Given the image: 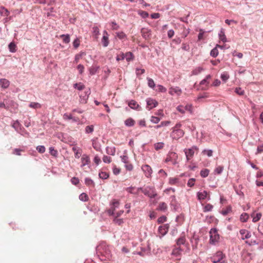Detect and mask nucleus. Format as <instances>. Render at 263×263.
I'll use <instances>...</instances> for the list:
<instances>
[{"mask_svg": "<svg viewBox=\"0 0 263 263\" xmlns=\"http://www.w3.org/2000/svg\"><path fill=\"white\" fill-rule=\"evenodd\" d=\"M202 154L203 155H207L209 157H211L213 155V151L211 149H204L202 152Z\"/></svg>", "mask_w": 263, "mask_h": 263, "instance_id": "6e6d98bb", "label": "nucleus"}, {"mask_svg": "<svg viewBox=\"0 0 263 263\" xmlns=\"http://www.w3.org/2000/svg\"><path fill=\"white\" fill-rule=\"evenodd\" d=\"M49 153L52 156L54 157H57L58 155V151L55 150L52 147H50L49 148Z\"/></svg>", "mask_w": 263, "mask_h": 263, "instance_id": "3c124183", "label": "nucleus"}, {"mask_svg": "<svg viewBox=\"0 0 263 263\" xmlns=\"http://www.w3.org/2000/svg\"><path fill=\"white\" fill-rule=\"evenodd\" d=\"M197 198L199 200H204L208 198V200L210 199L209 193L206 191H200L197 193Z\"/></svg>", "mask_w": 263, "mask_h": 263, "instance_id": "6e6552de", "label": "nucleus"}, {"mask_svg": "<svg viewBox=\"0 0 263 263\" xmlns=\"http://www.w3.org/2000/svg\"><path fill=\"white\" fill-rule=\"evenodd\" d=\"M223 170V167L222 166H218L215 169L214 172L216 174L219 175L222 172Z\"/></svg>", "mask_w": 263, "mask_h": 263, "instance_id": "49530a36", "label": "nucleus"}, {"mask_svg": "<svg viewBox=\"0 0 263 263\" xmlns=\"http://www.w3.org/2000/svg\"><path fill=\"white\" fill-rule=\"evenodd\" d=\"M117 36L120 39H124L126 37V34L123 32H117Z\"/></svg>", "mask_w": 263, "mask_h": 263, "instance_id": "5fc2aeb1", "label": "nucleus"}, {"mask_svg": "<svg viewBox=\"0 0 263 263\" xmlns=\"http://www.w3.org/2000/svg\"><path fill=\"white\" fill-rule=\"evenodd\" d=\"M169 93L171 95L176 94L180 96L182 93V90L179 87H171L169 90Z\"/></svg>", "mask_w": 263, "mask_h": 263, "instance_id": "2eb2a0df", "label": "nucleus"}, {"mask_svg": "<svg viewBox=\"0 0 263 263\" xmlns=\"http://www.w3.org/2000/svg\"><path fill=\"white\" fill-rule=\"evenodd\" d=\"M218 50L217 48L215 47L211 51L210 55L214 58H216L218 55Z\"/></svg>", "mask_w": 263, "mask_h": 263, "instance_id": "58836bf2", "label": "nucleus"}, {"mask_svg": "<svg viewBox=\"0 0 263 263\" xmlns=\"http://www.w3.org/2000/svg\"><path fill=\"white\" fill-rule=\"evenodd\" d=\"M141 34L145 40H149L151 36V30L146 28H143L141 30Z\"/></svg>", "mask_w": 263, "mask_h": 263, "instance_id": "9b49d317", "label": "nucleus"}, {"mask_svg": "<svg viewBox=\"0 0 263 263\" xmlns=\"http://www.w3.org/2000/svg\"><path fill=\"white\" fill-rule=\"evenodd\" d=\"M186 241L185 238L184 236H181L179 237L177 240L176 242L177 247H181L180 246L181 245H185Z\"/></svg>", "mask_w": 263, "mask_h": 263, "instance_id": "412c9836", "label": "nucleus"}, {"mask_svg": "<svg viewBox=\"0 0 263 263\" xmlns=\"http://www.w3.org/2000/svg\"><path fill=\"white\" fill-rule=\"evenodd\" d=\"M242 239L250 238L251 234L250 232L245 229H241L239 231Z\"/></svg>", "mask_w": 263, "mask_h": 263, "instance_id": "f3484780", "label": "nucleus"}, {"mask_svg": "<svg viewBox=\"0 0 263 263\" xmlns=\"http://www.w3.org/2000/svg\"><path fill=\"white\" fill-rule=\"evenodd\" d=\"M251 217L253 219V222H256L261 219L262 217V214L261 213H256L255 212H254L251 214Z\"/></svg>", "mask_w": 263, "mask_h": 263, "instance_id": "a211bd4d", "label": "nucleus"}, {"mask_svg": "<svg viewBox=\"0 0 263 263\" xmlns=\"http://www.w3.org/2000/svg\"><path fill=\"white\" fill-rule=\"evenodd\" d=\"M235 92L240 96H242L245 93L244 90H242L240 87L236 88Z\"/></svg>", "mask_w": 263, "mask_h": 263, "instance_id": "13d9d810", "label": "nucleus"}, {"mask_svg": "<svg viewBox=\"0 0 263 263\" xmlns=\"http://www.w3.org/2000/svg\"><path fill=\"white\" fill-rule=\"evenodd\" d=\"M224 255L221 251H218L211 258L213 263H223Z\"/></svg>", "mask_w": 263, "mask_h": 263, "instance_id": "39448f33", "label": "nucleus"}, {"mask_svg": "<svg viewBox=\"0 0 263 263\" xmlns=\"http://www.w3.org/2000/svg\"><path fill=\"white\" fill-rule=\"evenodd\" d=\"M199 150L198 147L196 146H193L190 148H185L184 150V153L185 154V156L187 160H190L193 157L195 152H198Z\"/></svg>", "mask_w": 263, "mask_h": 263, "instance_id": "7ed1b4c3", "label": "nucleus"}, {"mask_svg": "<svg viewBox=\"0 0 263 263\" xmlns=\"http://www.w3.org/2000/svg\"><path fill=\"white\" fill-rule=\"evenodd\" d=\"M125 190L130 193V194H137L138 193L139 191L140 190H137V189H136L134 187H127Z\"/></svg>", "mask_w": 263, "mask_h": 263, "instance_id": "bb28decb", "label": "nucleus"}, {"mask_svg": "<svg viewBox=\"0 0 263 263\" xmlns=\"http://www.w3.org/2000/svg\"><path fill=\"white\" fill-rule=\"evenodd\" d=\"M99 177L102 179H106L109 176L108 173L105 172H102V171H101V172L99 173Z\"/></svg>", "mask_w": 263, "mask_h": 263, "instance_id": "72a5a7b5", "label": "nucleus"}, {"mask_svg": "<svg viewBox=\"0 0 263 263\" xmlns=\"http://www.w3.org/2000/svg\"><path fill=\"white\" fill-rule=\"evenodd\" d=\"M160 121V118L155 116H152L151 121L153 123H158Z\"/></svg>", "mask_w": 263, "mask_h": 263, "instance_id": "864d4df0", "label": "nucleus"}, {"mask_svg": "<svg viewBox=\"0 0 263 263\" xmlns=\"http://www.w3.org/2000/svg\"><path fill=\"white\" fill-rule=\"evenodd\" d=\"M102 159L104 163H110L111 162V158L108 156L104 155Z\"/></svg>", "mask_w": 263, "mask_h": 263, "instance_id": "09e8293b", "label": "nucleus"}, {"mask_svg": "<svg viewBox=\"0 0 263 263\" xmlns=\"http://www.w3.org/2000/svg\"><path fill=\"white\" fill-rule=\"evenodd\" d=\"M249 217V216L247 213H243L240 215V220L242 222H246L248 220Z\"/></svg>", "mask_w": 263, "mask_h": 263, "instance_id": "c756f323", "label": "nucleus"}, {"mask_svg": "<svg viewBox=\"0 0 263 263\" xmlns=\"http://www.w3.org/2000/svg\"><path fill=\"white\" fill-rule=\"evenodd\" d=\"M79 199L82 201H87L88 200L89 197L86 193H83L79 196Z\"/></svg>", "mask_w": 263, "mask_h": 263, "instance_id": "473e14b6", "label": "nucleus"}, {"mask_svg": "<svg viewBox=\"0 0 263 263\" xmlns=\"http://www.w3.org/2000/svg\"><path fill=\"white\" fill-rule=\"evenodd\" d=\"M114 221L116 224L119 226L121 225L123 223V220L122 219H119L117 217L115 218Z\"/></svg>", "mask_w": 263, "mask_h": 263, "instance_id": "e2e57ef3", "label": "nucleus"}, {"mask_svg": "<svg viewBox=\"0 0 263 263\" xmlns=\"http://www.w3.org/2000/svg\"><path fill=\"white\" fill-rule=\"evenodd\" d=\"M29 107L34 109L40 108L41 107V105L37 102H31L29 104Z\"/></svg>", "mask_w": 263, "mask_h": 263, "instance_id": "a19ab883", "label": "nucleus"}, {"mask_svg": "<svg viewBox=\"0 0 263 263\" xmlns=\"http://www.w3.org/2000/svg\"><path fill=\"white\" fill-rule=\"evenodd\" d=\"M146 102L147 107L148 108V109H151L156 107L158 105V102L155 100L151 98L148 99Z\"/></svg>", "mask_w": 263, "mask_h": 263, "instance_id": "4468645a", "label": "nucleus"}, {"mask_svg": "<svg viewBox=\"0 0 263 263\" xmlns=\"http://www.w3.org/2000/svg\"><path fill=\"white\" fill-rule=\"evenodd\" d=\"M10 85L9 81L6 79H0V86L3 88H7Z\"/></svg>", "mask_w": 263, "mask_h": 263, "instance_id": "6ab92c4d", "label": "nucleus"}, {"mask_svg": "<svg viewBox=\"0 0 263 263\" xmlns=\"http://www.w3.org/2000/svg\"><path fill=\"white\" fill-rule=\"evenodd\" d=\"M93 35L96 36V38H98L99 35L100 34V31L99 28L97 26H95L93 27Z\"/></svg>", "mask_w": 263, "mask_h": 263, "instance_id": "c03bdc74", "label": "nucleus"}, {"mask_svg": "<svg viewBox=\"0 0 263 263\" xmlns=\"http://www.w3.org/2000/svg\"><path fill=\"white\" fill-rule=\"evenodd\" d=\"M182 251H183V249L181 248V247H177L173 250L172 254V255L177 257V260H180V257L181 256V255L182 254Z\"/></svg>", "mask_w": 263, "mask_h": 263, "instance_id": "9d476101", "label": "nucleus"}, {"mask_svg": "<svg viewBox=\"0 0 263 263\" xmlns=\"http://www.w3.org/2000/svg\"><path fill=\"white\" fill-rule=\"evenodd\" d=\"M179 182V180L177 178H170L169 179V184L171 185L177 184Z\"/></svg>", "mask_w": 263, "mask_h": 263, "instance_id": "79ce46f5", "label": "nucleus"}, {"mask_svg": "<svg viewBox=\"0 0 263 263\" xmlns=\"http://www.w3.org/2000/svg\"><path fill=\"white\" fill-rule=\"evenodd\" d=\"M136 74L137 76H139L145 72V70L144 69L141 68H136Z\"/></svg>", "mask_w": 263, "mask_h": 263, "instance_id": "774afa93", "label": "nucleus"}, {"mask_svg": "<svg viewBox=\"0 0 263 263\" xmlns=\"http://www.w3.org/2000/svg\"><path fill=\"white\" fill-rule=\"evenodd\" d=\"M185 108V111L187 110L189 111L191 114H193V106L191 104H187L185 106H184Z\"/></svg>", "mask_w": 263, "mask_h": 263, "instance_id": "8fccbe9b", "label": "nucleus"}, {"mask_svg": "<svg viewBox=\"0 0 263 263\" xmlns=\"http://www.w3.org/2000/svg\"><path fill=\"white\" fill-rule=\"evenodd\" d=\"M112 205L113 206L112 210V214H115V209L117 208L119 205V202L116 199H114L112 201Z\"/></svg>", "mask_w": 263, "mask_h": 263, "instance_id": "cd10ccee", "label": "nucleus"}, {"mask_svg": "<svg viewBox=\"0 0 263 263\" xmlns=\"http://www.w3.org/2000/svg\"><path fill=\"white\" fill-rule=\"evenodd\" d=\"M177 110L180 112V113L182 114H184L185 112V108L182 105H179L178 106H177V107L176 108Z\"/></svg>", "mask_w": 263, "mask_h": 263, "instance_id": "680f3d73", "label": "nucleus"}, {"mask_svg": "<svg viewBox=\"0 0 263 263\" xmlns=\"http://www.w3.org/2000/svg\"><path fill=\"white\" fill-rule=\"evenodd\" d=\"M211 77L210 74L206 76L205 79L202 80L199 84L200 88L201 90H207L209 88V84H210V79H211Z\"/></svg>", "mask_w": 263, "mask_h": 263, "instance_id": "423d86ee", "label": "nucleus"}, {"mask_svg": "<svg viewBox=\"0 0 263 263\" xmlns=\"http://www.w3.org/2000/svg\"><path fill=\"white\" fill-rule=\"evenodd\" d=\"M81 167H83L86 165H89L90 163V160L89 157L86 155L84 154L81 158Z\"/></svg>", "mask_w": 263, "mask_h": 263, "instance_id": "ddd939ff", "label": "nucleus"}, {"mask_svg": "<svg viewBox=\"0 0 263 263\" xmlns=\"http://www.w3.org/2000/svg\"><path fill=\"white\" fill-rule=\"evenodd\" d=\"M124 58L128 62H129L133 60L134 55L132 52H128L124 54Z\"/></svg>", "mask_w": 263, "mask_h": 263, "instance_id": "7c9ffc66", "label": "nucleus"}, {"mask_svg": "<svg viewBox=\"0 0 263 263\" xmlns=\"http://www.w3.org/2000/svg\"><path fill=\"white\" fill-rule=\"evenodd\" d=\"M209 173H210L209 170H208L207 168H205V169L202 170L200 171V174L201 177L204 178V177H206L209 175Z\"/></svg>", "mask_w": 263, "mask_h": 263, "instance_id": "f704fd0d", "label": "nucleus"}, {"mask_svg": "<svg viewBox=\"0 0 263 263\" xmlns=\"http://www.w3.org/2000/svg\"><path fill=\"white\" fill-rule=\"evenodd\" d=\"M106 151L107 154L111 156H114L116 154V148L115 147L107 146Z\"/></svg>", "mask_w": 263, "mask_h": 263, "instance_id": "4be33fe9", "label": "nucleus"}, {"mask_svg": "<svg viewBox=\"0 0 263 263\" xmlns=\"http://www.w3.org/2000/svg\"><path fill=\"white\" fill-rule=\"evenodd\" d=\"M184 135V132L183 130H173L171 134V136L173 139H178L182 137Z\"/></svg>", "mask_w": 263, "mask_h": 263, "instance_id": "0eeeda50", "label": "nucleus"}, {"mask_svg": "<svg viewBox=\"0 0 263 263\" xmlns=\"http://www.w3.org/2000/svg\"><path fill=\"white\" fill-rule=\"evenodd\" d=\"M128 106L132 109H140V107L138 103L135 100H131L128 103Z\"/></svg>", "mask_w": 263, "mask_h": 263, "instance_id": "aec40b11", "label": "nucleus"}, {"mask_svg": "<svg viewBox=\"0 0 263 263\" xmlns=\"http://www.w3.org/2000/svg\"><path fill=\"white\" fill-rule=\"evenodd\" d=\"M74 87L77 88L79 90H81L84 88L85 86L81 83H76L74 84Z\"/></svg>", "mask_w": 263, "mask_h": 263, "instance_id": "69168bd1", "label": "nucleus"}, {"mask_svg": "<svg viewBox=\"0 0 263 263\" xmlns=\"http://www.w3.org/2000/svg\"><path fill=\"white\" fill-rule=\"evenodd\" d=\"M167 209V204L163 202H160L157 208V210L165 212Z\"/></svg>", "mask_w": 263, "mask_h": 263, "instance_id": "5701e85b", "label": "nucleus"}, {"mask_svg": "<svg viewBox=\"0 0 263 263\" xmlns=\"http://www.w3.org/2000/svg\"><path fill=\"white\" fill-rule=\"evenodd\" d=\"M233 56L237 57L239 59H241L243 57V54L241 52H238L236 51H234L232 53Z\"/></svg>", "mask_w": 263, "mask_h": 263, "instance_id": "0e129e2a", "label": "nucleus"}, {"mask_svg": "<svg viewBox=\"0 0 263 263\" xmlns=\"http://www.w3.org/2000/svg\"><path fill=\"white\" fill-rule=\"evenodd\" d=\"M138 14L140 15L143 18H146L148 16V13L144 11L140 10L139 11Z\"/></svg>", "mask_w": 263, "mask_h": 263, "instance_id": "bf43d9fd", "label": "nucleus"}, {"mask_svg": "<svg viewBox=\"0 0 263 263\" xmlns=\"http://www.w3.org/2000/svg\"><path fill=\"white\" fill-rule=\"evenodd\" d=\"M85 183L87 186H95V183L93 181L89 178H86L85 179Z\"/></svg>", "mask_w": 263, "mask_h": 263, "instance_id": "4c0bfd02", "label": "nucleus"}, {"mask_svg": "<svg viewBox=\"0 0 263 263\" xmlns=\"http://www.w3.org/2000/svg\"><path fill=\"white\" fill-rule=\"evenodd\" d=\"M110 25L111 26V28L113 30H118L120 28L119 25H118L116 22L113 21L110 23Z\"/></svg>", "mask_w": 263, "mask_h": 263, "instance_id": "de8ad7c7", "label": "nucleus"}, {"mask_svg": "<svg viewBox=\"0 0 263 263\" xmlns=\"http://www.w3.org/2000/svg\"><path fill=\"white\" fill-rule=\"evenodd\" d=\"M63 119L64 120H72L74 122H77L78 120V119L73 118L72 115L68 114H65L63 115Z\"/></svg>", "mask_w": 263, "mask_h": 263, "instance_id": "c85d7f7f", "label": "nucleus"}, {"mask_svg": "<svg viewBox=\"0 0 263 263\" xmlns=\"http://www.w3.org/2000/svg\"><path fill=\"white\" fill-rule=\"evenodd\" d=\"M164 143L163 142H158L154 144V148L156 151L162 149L164 147Z\"/></svg>", "mask_w": 263, "mask_h": 263, "instance_id": "2f4dec72", "label": "nucleus"}, {"mask_svg": "<svg viewBox=\"0 0 263 263\" xmlns=\"http://www.w3.org/2000/svg\"><path fill=\"white\" fill-rule=\"evenodd\" d=\"M60 37L63 40L64 43L68 44L70 41V35L69 34H62Z\"/></svg>", "mask_w": 263, "mask_h": 263, "instance_id": "b1692460", "label": "nucleus"}, {"mask_svg": "<svg viewBox=\"0 0 263 263\" xmlns=\"http://www.w3.org/2000/svg\"><path fill=\"white\" fill-rule=\"evenodd\" d=\"M147 79L148 86L151 88H154L155 86V84L154 80L149 78H147Z\"/></svg>", "mask_w": 263, "mask_h": 263, "instance_id": "37998d69", "label": "nucleus"}, {"mask_svg": "<svg viewBox=\"0 0 263 263\" xmlns=\"http://www.w3.org/2000/svg\"><path fill=\"white\" fill-rule=\"evenodd\" d=\"M94 130L93 125H88L85 127V131L87 134L92 133Z\"/></svg>", "mask_w": 263, "mask_h": 263, "instance_id": "e433bc0d", "label": "nucleus"}, {"mask_svg": "<svg viewBox=\"0 0 263 263\" xmlns=\"http://www.w3.org/2000/svg\"><path fill=\"white\" fill-rule=\"evenodd\" d=\"M137 190L142 191L144 194L147 196L151 198L155 197L157 196V193L154 187L151 186H146L144 189L139 187Z\"/></svg>", "mask_w": 263, "mask_h": 263, "instance_id": "f03ea898", "label": "nucleus"}, {"mask_svg": "<svg viewBox=\"0 0 263 263\" xmlns=\"http://www.w3.org/2000/svg\"><path fill=\"white\" fill-rule=\"evenodd\" d=\"M108 34L106 30L103 32V37L102 39V43L105 47H107L109 44Z\"/></svg>", "mask_w": 263, "mask_h": 263, "instance_id": "f8f14e48", "label": "nucleus"}, {"mask_svg": "<svg viewBox=\"0 0 263 263\" xmlns=\"http://www.w3.org/2000/svg\"><path fill=\"white\" fill-rule=\"evenodd\" d=\"M219 39L220 41H222L223 42H226L227 41V37L224 34V33L223 31H221L220 33L219 34Z\"/></svg>", "mask_w": 263, "mask_h": 263, "instance_id": "a18cd8bd", "label": "nucleus"}, {"mask_svg": "<svg viewBox=\"0 0 263 263\" xmlns=\"http://www.w3.org/2000/svg\"><path fill=\"white\" fill-rule=\"evenodd\" d=\"M80 44V41L78 38L76 39L73 42V46L75 48H77Z\"/></svg>", "mask_w": 263, "mask_h": 263, "instance_id": "052dcab7", "label": "nucleus"}, {"mask_svg": "<svg viewBox=\"0 0 263 263\" xmlns=\"http://www.w3.org/2000/svg\"><path fill=\"white\" fill-rule=\"evenodd\" d=\"M203 68L201 67H198L192 71V74L197 75L202 71Z\"/></svg>", "mask_w": 263, "mask_h": 263, "instance_id": "ea45409f", "label": "nucleus"}, {"mask_svg": "<svg viewBox=\"0 0 263 263\" xmlns=\"http://www.w3.org/2000/svg\"><path fill=\"white\" fill-rule=\"evenodd\" d=\"M210 242L212 244H215L219 240V235L217 231L215 229H211L210 232Z\"/></svg>", "mask_w": 263, "mask_h": 263, "instance_id": "20e7f679", "label": "nucleus"}, {"mask_svg": "<svg viewBox=\"0 0 263 263\" xmlns=\"http://www.w3.org/2000/svg\"><path fill=\"white\" fill-rule=\"evenodd\" d=\"M213 209V205L210 203H208L204 205L203 207V212H208L211 211Z\"/></svg>", "mask_w": 263, "mask_h": 263, "instance_id": "a878e982", "label": "nucleus"}, {"mask_svg": "<svg viewBox=\"0 0 263 263\" xmlns=\"http://www.w3.org/2000/svg\"><path fill=\"white\" fill-rule=\"evenodd\" d=\"M168 228H169L168 224H165L164 225L160 226L159 227L158 231H159V233L162 235V236H164L168 232Z\"/></svg>", "mask_w": 263, "mask_h": 263, "instance_id": "dca6fc26", "label": "nucleus"}, {"mask_svg": "<svg viewBox=\"0 0 263 263\" xmlns=\"http://www.w3.org/2000/svg\"><path fill=\"white\" fill-rule=\"evenodd\" d=\"M220 77L223 81H226L229 78V75L227 72H223L221 74Z\"/></svg>", "mask_w": 263, "mask_h": 263, "instance_id": "4d7b16f0", "label": "nucleus"}, {"mask_svg": "<svg viewBox=\"0 0 263 263\" xmlns=\"http://www.w3.org/2000/svg\"><path fill=\"white\" fill-rule=\"evenodd\" d=\"M9 49L11 52H15L16 51V45L13 42H11L9 44Z\"/></svg>", "mask_w": 263, "mask_h": 263, "instance_id": "c9c22d12", "label": "nucleus"}, {"mask_svg": "<svg viewBox=\"0 0 263 263\" xmlns=\"http://www.w3.org/2000/svg\"><path fill=\"white\" fill-rule=\"evenodd\" d=\"M124 123L126 126L130 127L133 126L135 125V121L132 118H129L127 119L125 121Z\"/></svg>", "mask_w": 263, "mask_h": 263, "instance_id": "393cba45", "label": "nucleus"}, {"mask_svg": "<svg viewBox=\"0 0 263 263\" xmlns=\"http://www.w3.org/2000/svg\"><path fill=\"white\" fill-rule=\"evenodd\" d=\"M22 152H24V150L20 148H15L13 149L12 154L17 156H21Z\"/></svg>", "mask_w": 263, "mask_h": 263, "instance_id": "603ef678", "label": "nucleus"}, {"mask_svg": "<svg viewBox=\"0 0 263 263\" xmlns=\"http://www.w3.org/2000/svg\"><path fill=\"white\" fill-rule=\"evenodd\" d=\"M97 253L105 256L107 259H110L111 257L110 247L105 242H102L96 248Z\"/></svg>", "mask_w": 263, "mask_h": 263, "instance_id": "f257e3e1", "label": "nucleus"}, {"mask_svg": "<svg viewBox=\"0 0 263 263\" xmlns=\"http://www.w3.org/2000/svg\"><path fill=\"white\" fill-rule=\"evenodd\" d=\"M36 149L40 153H41V154L44 153L45 152V146H42V145L38 146L36 147Z\"/></svg>", "mask_w": 263, "mask_h": 263, "instance_id": "338daca9", "label": "nucleus"}, {"mask_svg": "<svg viewBox=\"0 0 263 263\" xmlns=\"http://www.w3.org/2000/svg\"><path fill=\"white\" fill-rule=\"evenodd\" d=\"M141 169L146 177H151L153 173V170L149 165L147 164L143 165L142 166Z\"/></svg>", "mask_w": 263, "mask_h": 263, "instance_id": "1a4fd4ad", "label": "nucleus"}]
</instances>
